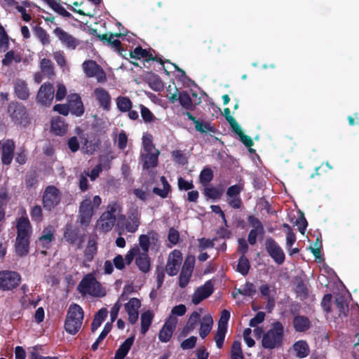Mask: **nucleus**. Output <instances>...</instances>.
<instances>
[{
	"instance_id": "f257e3e1",
	"label": "nucleus",
	"mask_w": 359,
	"mask_h": 359,
	"mask_svg": "<svg viewBox=\"0 0 359 359\" xmlns=\"http://www.w3.org/2000/svg\"><path fill=\"white\" fill-rule=\"evenodd\" d=\"M284 338V327L280 321L272 323L271 327L264 333L262 346L264 348L272 350L281 347Z\"/></svg>"
},
{
	"instance_id": "f03ea898",
	"label": "nucleus",
	"mask_w": 359,
	"mask_h": 359,
	"mask_svg": "<svg viewBox=\"0 0 359 359\" xmlns=\"http://www.w3.org/2000/svg\"><path fill=\"white\" fill-rule=\"evenodd\" d=\"M83 317V309L79 304H71L67 310L65 321V331L72 335L78 333L81 327Z\"/></svg>"
},
{
	"instance_id": "7ed1b4c3",
	"label": "nucleus",
	"mask_w": 359,
	"mask_h": 359,
	"mask_svg": "<svg viewBox=\"0 0 359 359\" xmlns=\"http://www.w3.org/2000/svg\"><path fill=\"white\" fill-rule=\"evenodd\" d=\"M62 194L58 188L54 185L47 186L42 194V205L47 211H51L56 208L61 201Z\"/></svg>"
},
{
	"instance_id": "20e7f679",
	"label": "nucleus",
	"mask_w": 359,
	"mask_h": 359,
	"mask_svg": "<svg viewBox=\"0 0 359 359\" xmlns=\"http://www.w3.org/2000/svg\"><path fill=\"white\" fill-rule=\"evenodd\" d=\"M78 290L81 294L88 293L93 297H103L105 295L101 291V285L91 274L86 275L79 283Z\"/></svg>"
},
{
	"instance_id": "39448f33",
	"label": "nucleus",
	"mask_w": 359,
	"mask_h": 359,
	"mask_svg": "<svg viewBox=\"0 0 359 359\" xmlns=\"http://www.w3.org/2000/svg\"><path fill=\"white\" fill-rule=\"evenodd\" d=\"M20 273L13 271H0V290L10 291L16 288L20 283Z\"/></svg>"
},
{
	"instance_id": "423d86ee",
	"label": "nucleus",
	"mask_w": 359,
	"mask_h": 359,
	"mask_svg": "<svg viewBox=\"0 0 359 359\" xmlns=\"http://www.w3.org/2000/svg\"><path fill=\"white\" fill-rule=\"evenodd\" d=\"M55 97V88L50 82L43 83L39 88L36 101L37 104L42 107H50Z\"/></svg>"
},
{
	"instance_id": "0eeeda50",
	"label": "nucleus",
	"mask_w": 359,
	"mask_h": 359,
	"mask_svg": "<svg viewBox=\"0 0 359 359\" xmlns=\"http://www.w3.org/2000/svg\"><path fill=\"white\" fill-rule=\"evenodd\" d=\"M265 250L269 256L278 265H281L285 260L283 250L279 244L271 237L265 240Z\"/></svg>"
},
{
	"instance_id": "6e6552de",
	"label": "nucleus",
	"mask_w": 359,
	"mask_h": 359,
	"mask_svg": "<svg viewBox=\"0 0 359 359\" xmlns=\"http://www.w3.org/2000/svg\"><path fill=\"white\" fill-rule=\"evenodd\" d=\"M94 215L92 201L90 198L83 200L79 208L78 222L81 226H88Z\"/></svg>"
},
{
	"instance_id": "1a4fd4ad",
	"label": "nucleus",
	"mask_w": 359,
	"mask_h": 359,
	"mask_svg": "<svg viewBox=\"0 0 359 359\" xmlns=\"http://www.w3.org/2000/svg\"><path fill=\"white\" fill-rule=\"evenodd\" d=\"M82 67L83 72L88 77H96L98 82L106 81L104 71L95 60H86L83 62Z\"/></svg>"
},
{
	"instance_id": "9d476101",
	"label": "nucleus",
	"mask_w": 359,
	"mask_h": 359,
	"mask_svg": "<svg viewBox=\"0 0 359 359\" xmlns=\"http://www.w3.org/2000/svg\"><path fill=\"white\" fill-rule=\"evenodd\" d=\"M178 319L176 316H170L165 320L158 333V339L163 343L168 342L176 329Z\"/></svg>"
},
{
	"instance_id": "9b49d317",
	"label": "nucleus",
	"mask_w": 359,
	"mask_h": 359,
	"mask_svg": "<svg viewBox=\"0 0 359 359\" xmlns=\"http://www.w3.org/2000/svg\"><path fill=\"white\" fill-rule=\"evenodd\" d=\"M53 34L67 48L74 50L80 44L79 39L63 30L61 27H56L53 29Z\"/></svg>"
},
{
	"instance_id": "f8f14e48",
	"label": "nucleus",
	"mask_w": 359,
	"mask_h": 359,
	"mask_svg": "<svg viewBox=\"0 0 359 359\" xmlns=\"http://www.w3.org/2000/svg\"><path fill=\"white\" fill-rule=\"evenodd\" d=\"M182 261V255L180 250H174L172 251L168 258L165 270L170 276L177 275L179 271Z\"/></svg>"
},
{
	"instance_id": "ddd939ff",
	"label": "nucleus",
	"mask_w": 359,
	"mask_h": 359,
	"mask_svg": "<svg viewBox=\"0 0 359 359\" xmlns=\"http://www.w3.org/2000/svg\"><path fill=\"white\" fill-rule=\"evenodd\" d=\"M25 216H21L16 219V238H31L33 231L32 226L25 212Z\"/></svg>"
},
{
	"instance_id": "4468645a",
	"label": "nucleus",
	"mask_w": 359,
	"mask_h": 359,
	"mask_svg": "<svg viewBox=\"0 0 359 359\" xmlns=\"http://www.w3.org/2000/svg\"><path fill=\"white\" fill-rule=\"evenodd\" d=\"M214 292V285L212 280H208L204 285L198 287L192 297V302L195 305L199 304L203 300L209 297Z\"/></svg>"
},
{
	"instance_id": "2eb2a0df",
	"label": "nucleus",
	"mask_w": 359,
	"mask_h": 359,
	"mask_svg": "<svg viewBox=\"0 0 359 359\" xmlns=\"http://www.w3.org/2000/svg\"><path fill=\"white\" fill-rule=\"evenodd\" d=\"M159 155L158 149L151 150L150 152L141 151L140 161L142 163V169L148 170L156 168L158 163Z\"/></svg>"
},
{
	"instance_id": "dca6fc26",
	"label": "nucleus",
	"mask_w": 359,
	"mask_h": 359,
	"mask_svg": "<svg viewBox=\"0 0 359 359\" xmlns=\"http://www.w3.org/2000/svg\"><path fill=\"white\" fill-rule=\"evenodd\" d=\"M141 306V302L139 299L133 297L131 298L128 302L125 304V310L128 315V321L130 324H135L139 317L138 309Z\"/></svg>"
},
{
	"instance_id": "f3484780",
	"label": "nucleus",
	"mask_w": 359,
	"mask_h": 359,
	"mask_svg": "<svg viewBox=\"0 0 359 359\" xmlns=\"http://www.w3.org/2000/svg\"><path fill=\"white\" fill-rule=\"evenodd\" d=\"M93 93L99 106L104 111H109L111 109V102L109 93L104 88L99 87L94 90Z\"/></svg>"
},
{
	"instance_id": "a211bd4d",
	"label": "nucleus",
	"mask_w": 359,
	"mask_h": 359,
	"mask_svg": "<svg viewBox=\"0 0 359 359\" xmlns=\"http://www.w3.org/2000/svg\"><path fill=\"white\" fill-rule=\"evenodd\" d=\"M129 57L133 59L140 60L144 58V62L156 61L161 65H163L164 62L161 58L154 56L149 51L142 48L140 46L135 48V49L129 53Z\"/></svg>"
},
{
	"instance_id": "6ab92c4d",
	"label": "nucleus",
	"mask_w": 359,
	"mask_h": 359,
	"mask_svg": "<svg viewBox=\"0 0 359 359\" xmlns=\"http://www.w3.org/2000/svg\"><path fill=\"white\" fill-rule=\"evenodd\" d=\"M15 147V142L13 140H7L4 142L1 153V162L4 165H8L11 163Z\"/></svg>"
},
{
	"instance_id": "aec40b11",
	"label": "nucleus",
	"mask_w": 359,
	"mask_h": 359,
	"mask_svg": "<svg viewBox=\"0 0 359 359\" xmlns=\"http://www.w3.org/2000/svg\"><path fill=\"white\" fill-rule=\"evenodd\" d=\"M200 317L201 315L198 312L194 311L189 316L186 325L180 332L178 338L185 337L193 332L199 322Z\"/></svg>"
},
{
	"instance_id": "412c9836",
	"label": "nucleus",
	"mask_w": 359,
	"mask_h": 359,
	"mask_svg": "<svg viewBox=\"0 0 359 359\" xmlns=\"http://www.w3.org/2000/svg\"><path fill=\"white\" fill-rule=\"evenodd\" d=\"M69 111L76 116H81L84 113V107L81 97L78 94H72L69 98Z\"/></svg>"
},
{
	"instance_id": "4be33fe9",
	"label": "nucleus",
	"mask_w": 359,
	"mask_h": 359,
	"mask_svg": "<svg viewBox=\"0 0 359 359\" xmlns=\"http://www.w3.org/2000/svg\"><path fill=\"white\" fill-rule=\"evenodd\" d=\"M292 326L297 332H305L311 327V322L306 316L296 315L292 320Z\"/></svg>"
},
{
	"instance_id": "5701e85b",
	"label": "nucleus",
	"mask_w": 359,
	"mask_h": 359,
	"mask_svg": "<svg viewBox=\"0 0 359 359\" xmlns=\"http://www.w3.org/2000/svg\"><path fill=\"white\" fill-rule=\"evenodd\" d=\"M126 32L125 31L121 30V32L118 33H109L104 34L101 36H98L100 41L107 43L111 48L116 49V48H120L121 45V42L118 39H114V37H122L126 36Z\"/></svg>"
},
{
	"instance_id": "b1692460",
	"label": "nucleus",
	"mask_w": 359,
	"mask_h": 359,
	"mask_svg": "<svg viewBox=\"0 0 359 359\" xmlns=\"http://www.w3.org/2000/svg\"><path fill=\"white\" fill-rule=\"evenodd\" d=\"M14 92L18 99L26 100L29 97V90L25 81L17 79L14 82Z\"/></svg>"
},
{
	"instance_id": "393cba45",
	"label": "nucleus",
	"mask_w": 359,
	"mask_h": 359,
	"mask_svg": "<svg viewBox=\"0 0 359 359\" xmlns=\"http://www.w3.org/2000/svg\"><path fill=\"white\" fill-rule=\"evenodd\" d=\"M116 220V218L114 216H111L109 213L104 212L97 222L98 226L102 231L107 232L112 229Z\"/></svg>"
},
{
	"instance_id": "a878e982",
	"label": "nucleus",
	"mask_w": 359,
	"mask_h": 359,
	"mask_svg": "<svg viewBox=\"0 0 359 359\" xmlns=\"http://www.w3.org/2000/svg\"><path fill=\"white\" fill-rule=\"evenodd\" d=\"M135 341V335L128 337L118 347L114 359H124Z\"/></svg>"
},
{
	"instance_id": "bb28decb",
	"label": "nucleus",
	"mask_w": 359,
	"mask_h": 359,
	"mask_svg": "<svg viewBox=\"0 0 359 359\" xmlns=\"http://www.w3.org/2000/svg\"><path fill=\"white\" fill-rule=\"evenodd\" d=\"M54 239L53 227L49 225L43 229L42 235L39 238V242L43 248L48 249Z\"/></svg>"
},
{
	"instance_id": "cd10ccee",
	"label": "nucleus",
	"mask_w": 359,
	"mask_h": 359,
	"mask_svg": "<svg viewBox=\"0 0 359 359\" xmlns=\"http://www.w3.org/2000/svg\"><path fill=\"white\" fill-rule=\"evenodd\" d=\"M135 264L142 273H148L151 268V260L148 252H140L135 258Z\"/></svg>"
},
{
	"instance_id": "c85d7f7f",
	"label": "nucleus",
	"mask_w": 359,
	"mask_h": 359,
	"mask_svg": "<svg viewBox=\"0 0 359 359\" xmlns=\"http://www.w3.org/2000/svg\"><path fill=\"white\" fill-rule=\"evenodd\" d=\"M292 349L298 358H304L310 353L309 344L305 340H299L294 342L292 345Z\"/></svg>"
},
{
	"instance_id": "c756f323",
	"label": "nucleus",
	"mask_w": 359,
	"mask_h": 359,
	"mask_svg": "<svg viewBox=\"0 0 359 359\" xmlns=\"http://www.w3.org/2000/svg\"><path fill=\"white\" fill-rule=\"evenodd\" d=\"M30 238H16L15 250L19 257L26 256L29 251Z\"/></svg>"
},
{
	"instance_id": "7c9ffc66",
	"label": "nucleus",
	"mask_w": 359,
	"mask_h": 359,
	"mask_svg": "<svg viewBox=\"0 0 359 359\" xmlns=\"http://www.w3.org/2000/svg\"><path fill=\"white\" fill-rule=\"evenodd\" d=\"M140 215L137 211L132 212L126 220L125 226L128 232L134 233L140 225Z\"/></svg>"
},
{
	"instance_id": "2f4dec72",
	"label": "nucleus",
	"mask_w": 359,
	"mask_h": 359,
	"mask_svg": "<svg viewBox=\"0 0 359 359\" xmlns=\"http://www.w3.org/2000/svg\"><path fill=\"white\" fill-rule=\"evenodd\" d=\"M64 238L69 244H74L79 239V230L72 224H67L64 230Z\"/></svg>"
},
{
	"instance_id": "473e14b6",
	"label": "nucleus",
	"mask_w": 359,
	"mask_h": 359,
	"mask_svg": "<svg viewBox=\"0 0 359 359\" xmlns=\"http://www.w3.org/2000/svg\"><path fill=\"white\" fill-rule=\"evenodd\" d=\"M213 324L212 318L210 316H205L203 321L200 323L199 335L202 339H205L210 332Z\"/></svg>"
},
{
	"instance_id": "72a5a7b5",
	"label": "nucleus",
	"mask_w": 359,
	"mask_h": 359,
	"mask_svg": "<svg viewBox=\"0 0 359 359\" xmlns=\"http://www.w3.org/2000/svg\"><path fill=\"white\" fill-rule=\"evenodd\" d=\"M160 181L163 184V189L154 187L152 191L154 194L160 196L161 198H165L171 191V187L165 176H161L160 177Z\"/></svg>"
},
{
	"instance_id": "f704fd0d",
	"label": "nucleus",
	"mask_w": 359,
	"mask_h": 359,
	"mask_svg": "<svg viewBox=\"0 0 359 359\" xmlns=\"http://www.w3.org/2000/svg\"><path fill=\"white\" fill-rule=\"evenodd\" d=\"M108 311L105 308L100 309L94 316L91 323V331L95 332L97 328L102 325L107 316Z\"/></svg>"
},
{
	"instance_id": "c9c22d12",
	"label": "nucleus",
	"mask_w": 359,
	"mask_h": 359,
	"mask_svg": "<svg viewBox=\"0 0 359 359\" xmlns=\"http://www.w3.org/2000/svg\"><path fill=\"white\" fill-rule=\"evenodd\" d=\"M154 318V313L150 310L143 312L141 315V333L144 335L149 330Z\"/></svg>"
},
{
	"instance_id": "e433bc0d",
	"label": "nucleus",
	"mask_w": 359,
	"mask_h": 359,
	"mask_svg": "<svg viewBox=\"0 0 359 359\" xmlns=\"http://www.w3.org/2000/svg\"><path fill=\"white\" fill-rule=\"evenodd\" d=\"M334 304L338 309L339 317H346L348 313V306L345 297L339 295L335 298Z\"/></svg>"
},
{
	"instance_id": "4c0bfd02",
	"label": "nucleus",
	"mask_w": 359,
	"mask_h": 359,
	"mask_svg": "<svg viewBox=\"0 0 359 359\" xmlns=\"http://www.w3.org/2000/svg\"><path fill=\"white\" fill-rule=\"evenodd\" d=\"M147 81L150 88L155 91H159L163 88V83L160 76L153 72L147 75Z\"/></svg>"
},
{
	"instance_id": "58836bf2",
	"label": "nucleus",
	"mask_w": 359,
	"mask_h": 359,
	"mask_svg": "<svg viewBox=\"0 0 359 359\" xmlns=\"http://www.w3.org/2000/svg\"><path fill=\"white\" fill-rule=\"evenodd\" d=\"M25 184L27 189L36 188L39 184V174L36 170H30L27 172Z\"/></svg>"
},
{
	"instance_id": "ea45409f",
	"label": "nucleus",
	"mask_w": 359,
	"mask_h": 359,
	"mask_svg": "<svg viewBox=\"0 0 359 359\" xmlns=\"http://www.w3.org/2000/svg\"><path fill=\"white\" fill-rule=\"evenodd\" d=\"M10 196L6 187L0 189V217L6 218V209L9 202Z\"/></svg>"
},
{
	"instance_id": "a19ab883",
	"label": "nucleus",
	"mask_w": 359,
	"mask_h": 359,
	"mask_svg": "<svg viewBox=\"0 0 359 359\" xmlns=\"http://www.w3.org/2000/svg\"><path fill=\"white\" fill-rule=\"evenodd\" d=\"M117 109L121 112H126L133 107V102L128 97L118 96L116 99Z\"/></svg>"
},
{
	"instance_id": "79ce46f5",
	"label": "nucleus",
	"mask_w": 359,
	"mask_h": 359,
	"mask_svg": "<svg viewBox=\"0 0 359 359\" xmlns=\"http://www.w3.org/2000/svg\"><path fill=\"white\" fill-rule=\"evenodd\" d=\"M51 130L57 135H63L67 131V125L60 117L52 121Z\"/></svg>"
},
{
	"instance_id": "37998d69",
	"label": "nucleus",
	"mask_w": 359,
	"mask_h": 359,
	"mask_svg": "<svg viewBox=\"0 0 359 359\" xmlns=\"http://www.w3.org/2000/svg\"><path fill=\"white\" fill-rule=\"evenodd\" d=\"M250 269V263L246 256H241L238 261L236 271L243 276H246Z\"/></svg>"
},
{
	"instance_id": "c03bdc74",
	"label": "nucleus",
	"mask_w": 359,
	"mask_h": 359,
	"mask_svg": "<svg viewBox=\"0 0 359 359\" xmlns=\"http://www.w3.org/2000/svg\"><path fill=\"white\" fill-rule=\"evenodd\" d=\"M178 100L182 107L187 110H194V106L192 100L186 91H182L179 94Z\"/></svg>"
},
{
	"instance_id": "a18cd8bd",
	"label": "nucleus",
	"mask_w": 359,
	"mask_h": 359,
	"mask_svg": "<svg viewBox=\"0 0 359 359\" xmlns=\"http://www.w3.org/2000/svg\"><path fill=\"white\" fill-rule=\"evenodd\" d=\"M48 6L56 13L63 16L64 18H71L72 14L67 11L65 8L57 2L56 0H48Z\"/></svg>"
},
{
	"instance_id": "49530a36",
	"label": "nucleus",
	"mask_w": 359,
	"mask_h": 359,
	"mask_svg": "<svg viewBox=\"0 0 359 359\" xmlns=\"http://www.w3.org/2000/svg\"><path fill=\"white\" fill-rule=\"evenodd\" d=\"M10 37L4 27L0 24V51L6 52L9 48Z\"/></svg>"
},
{
	"instance_id": "de8ad7c7",
	"label": "nucleus",
	"mask_w": 359,
	"mask_h": 359,
	"mask_svg": "<svg viewBox=\"0 0 359 359\" xmlns=\"http://www.w3.org/2000/svg\"><path fill=\"white\" fill-rule=\"evenodd\" d=\"M34 32L37 39L43 45H48L50 43V36L47 32L40 26H36L34 28Z\"/></svg>"
},
{
	"instance_id": "09e8293b",
	"label": "nucleus",
	"mask_w": 359,
	"mask_h": 359,
	"mask_svg": "<svg viewBox=\"0 0 359 359\" xmlns=\"http://www.w3.org/2000/svg\"><path fill=\"white\" fill-rule=\"evenodd\" d=\"M97 245L95 242H92L89 241L88 243V245L84 250V259L86 262L93 261L94 256L97 254Z\"/></svg>"
},
{
	"instance_id": "8fccbe9b",
	"label": "nucleus",
	"mask_w": 359,
	"mask_h": 359,
	"mask_svg": "<svg viewBox=\"0 0 359 359\" xmlns=\"http://www.w3.org/2000/svg\"><path fill=\"white\" fill-rule=\"evenodd\" d=\"M214 175L211 168L205 167L201 172L199 180L203 186L208 185L213 179Z\"/></svg>"
},
{
	"instance_id": "3c124183",
	"label": "nucleus",
	"mask_w": 359,
	"mask_h": 359,
	"mask_svg": "<svg viewBox=\"0 0 359 359\" xmlns=\"http://www.w3.org/2000/svg\"><path fill=\"white\" fill-rule=\"evenodd\" d=\"M237 292L246 297H252L256 293L255 285L250 282H246L242 287L237 289Z\"/></svg>"
},
{
	"instance_id": "603ef678",
	"label": "nucleus",
	"mask_w": 359,
	"mask_h": 359,
	"mask_svg": "<svg viewBox=\"0 0 359 359\" xmlns=\"http://www.w3.org/2000/svg\"><path fill=\"white\" fill-rule=\"evenodd\" d=\"M13 61H15V62H20V56L15 54V52L13 50H11L6 52L1 62L4 66H10Z\"/></svg>"
},
{
	"instance_id": "864d4df0",
	"label": "nucleus",
	"mask_w": 359,
	"mask_h": 359,
	"mask_svg": "<svg viewBox=\"0 0 359 359\" xmlns=\"http://www.w3.org/2000/svg\"><path fill=\"white\" fill-rule=\"evenodd\" d=\"M295 292L301 300L303 301L307 299L309 296V290L302 280H300L297 283L295 287Z\"/></svg>"
},
{
	"instance_id": "5fc2aeb1",
	"label": "nucleus",
	"mask_w": 359,
	"mask_h": 359,
	"mask_svg": "<svg viewBox=\"0 0 359 359\" xmlns=\"http://www.w3.org/2000/svg\"><path fill=\"white\" fill-rule=\"evenodd\" d=\"M283 228L286 230V246L291 248L296 241V236L292 227L288 224H283Z\"/></svg>"
},
{
	"instance_id": "6e6d98bb",
	"label": "nucleus",
	"mask_w": 359,
	"mask_h": 359,
	"mask_svg": "<svg viewBox=\"0 0 359 359\" xmlns=\"http://www.w3.org/2000/svg\"><path fill=\"white\" fill-rule=\"evenodd\" d=\"M30 216L32 221L39 223L43 220L42 208L39 205H35L30 210Z\"/></svg>"
},
{
	"instance_id": "4d7b16f0",
	"label": "nucleus",
	"mask_w": 359,
	"mask_h": 359,
	"mask_svg": "<svg viewBox=\"0 0 359 359\" xmlns=\"http://www.w3.org/2000/svg\"><path fill=\"white\" fill-rule=\"evenodd\" d=\"M227 329L217 327L214 339L218 348H222L224 344Z\"/></svg>"
},
{
	"instance_id": "13d9d810",
	"label": "nucleus",
	"mask_w": 359,
	"mask_h": 359,
	"mask_svg": "<svg viewBox=\"0 0 359 359\" xmlns=\"http://www.w3.org/2000/svg\"><path fill=\"white\" fill-rule=\"evenodd\" d=\"M41 69L42 72L49 77L54 75V68L52 62L49 59L43 58L41 60Z\"/></svg>"
},
{
	"instance_id": "bf43d9fd",
	"label": "nucleus",
	"mask_w": 359,
	"mask_h": 359,
	"mask_svg": "<svg viewBox=\"0 0 359 359\" xmlns=\"http://www.w3.org/2000/svg\"><path fill=\"white\" fill-rule=\"evenodd\" d=\"M140 108L142 118L145 123H147L154 121L156 117L148 107L143 104H140Z\"/></svg>"
},
{
	"instance_id": "052dcab7",
	"label": "nucleus",
	"mask_w": 359,
	"mask_h": 359,
	"mask_svg": "<svg viewBox=\"0 0 359 359\" xmlns=\"http://www.w3.org/2000/svg\"><path fill=\"white\" fill-rule=\"evenodd\" d=\"M142 145L143 150L142 151L150 152L151 150L157 149L153 143V137L151 134L143 135Z\"/></svg>"
},
{
	"instance_id": "680f3d73",
	"label": "nucleus",
	"mask_w": 359,
	"mask_h": 359,
	"mask_svg": "<svg viewBox=\"0 0 359 359\" xmlns=\"http://www.w3.org/2000/svg\"><path fill=\"white\" fill-rule=\"evenodd\" d=\"M243 184H236L229 187L226 190V197H240V194L243 190Z\"/></svg>"
},
{
	"instance_id": "e2e57ef3",
	"label": "nucleus",
	"mask_w": 359,
	"mask_h": 359,
	"mask_svg": "<svg viewBox=\"0 0 359 359\" xmlns=\"http://www.w3.org/2000/svg\"><path fill=\"white\" fill-rule=\"evenodd\" d=\"M247 219L250 225L252 227V229H259L261 231V235H264V226L258 218H257L255 215H249Z\"/></svg>"
},
{
	"instance_id": "0e129e2a",
	"label": "nucleus",
	"mask_w": 359,
	"mask_h": 359,
	"mask_svg": "<svg viewBox=\"0 0 359 359\" xmlns=\"http://www.w3.org/2000/svg\"><path fill=\"white\" fill-rule=\"evenodd\" d=\"M191 275L192 273L182 269L179 276V287L184 288L189 284Z\"/></svg>"
},
{
	"instance_id": "69168bd1",
	"label": "nucleus",
	"mask_w": 359,
	"mask_h": 359,
	"mask_svg": "<svg viewBox=\"0 0 359 359\" xmlns=\"http://www.w3.org/2000/svg\"><path fill=\"white\" fill-rule=\"evenodd\" d=\"M205 195L212 199H219L222 195V191L216 187H206L204 189Z\"/></svg>"
},
{
	"instance_id": "338daca9",
	"label": "nucleus",
	"mask_w": 359,
	"mask_h": 359,
	"mask_svg": "<svg viewBox=\"0 0 359 359\" xmlns=\"http://www.w3.org/2000/svg\"><path fill=\"white\" fill-rule=\"evenodd\" d=\"M196 259L194 255H187L182 267V270L193 273Z\"/></svg>"
},
{
	"instance_id": "774afa93",
	"label": "nucleus",
	"mask_w": 359,
	"mask_h": 359,
	"mask_svg": "<svg viewBox=\"0 0 359 359\" xmlns=\"http://www.w3.org/2000/svg\"><path fill=\"white\" fill-rule=\"evenodd\" d=\"M42 346H35L32 347L29 353L30 359H57V357L42 356L39 353V351H42Z\"/></svg>"
}]
</instances>
